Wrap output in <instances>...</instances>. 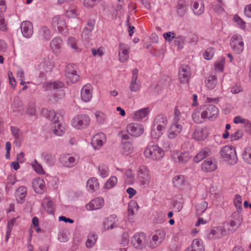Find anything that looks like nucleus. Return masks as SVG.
Instances as JSON below:
<instances>
[{
  "label": "nucleus",
  "instance_id": "obj_1",
  "mask_svg": "<svg viewBox=\"0 0 251 251\" xmlns=\"http://www.w3.org/2000/svg\"><path fill=\"white\" fill-rule=\"evenodd\" d=\"M164 151L157 145L148 146L144 151L146 157L159 161L164 156Z\"/></svg>",
  "mask_w": 251,
  "mask_h": 251
},
{
  "label": "nucleus",
  "instance_id": "obj_2",
  "mask_svg": "<svg viewBox=\"0 0 251 251\" xmlns=\"http://www.w3.org/2000/svg\"><path fill=\"white\" fill-rule=\"evenodd\" d=\"M53 64L49 58H45L40 61L37 66V69L40 72L39 79L38 84L41 83L45 79V74L50 72L53 68Z\"/></svg>",
  "mask_w": 251,
  "mask_h": 251
},
{
  "label": "nucleus",
  "instance_id": "obj_3",
  "mask_svg": "<svg viewBox=\"0 0 251 251\" xmlns=\"http://www.w3.org/2000/svg\"><path fill=\"white\" fill-rule=\"evenodd\" d=\"M220 155L225 161L230 164H234L237 162V157L235 150L229 146H225L220 151Z\"/></svg>",
  "mask_w": 251,
  "mask_h": 251
},
{
  "label": "nucleus",
  "instance_id": "obj_4",
  "mask_svg": "<svg viewBox=\"0 0 251 251\" xmlns=\"http://www.w3.org/2000/svg\"><path fill=\"white\" fill-rule=\"evenodd\" d=\"M130 243L136 250H143L145 249L147 246V236L142 232H136L131 238Z\"/></svg>",
  "mask_w": 251,
  "mask_h": 251
},
{
  "label": "nucleus",
  "instance_id": "obj_5",
  "mask_svg": "<svg viewBox=\"0 0 251 251\" xmlns=\"http://www.w3.org/2000/svg\"><path fill=\"white\" fill-rule=\"evenodd\" d=\"M90 118L86 114H79L75 116L71 121L72 126L77 129L87 128L90 124Z\"/></svg>",
  "mask_w": 251,
  "mask_h": 251
},
{
  "label": "nucleus",
  "instance_id": "obj_6",
  "mask_svg": "<svg viewBox=\"0 0 251 251\" xmlns=\"http://www.w3.org/2000/svg\"><path fill=\"white\" fill-rule=\"evenodd\" d=\"M200 110L201 118L204 120L215 119L219 113L218 108L213 104L204 105Z\"/></svg>",
  "mask_w": 251,
  "mask_h": 251
},
{
  "label": "nucleus",
  "instance_id": "obj_7",
  "mask_svg": "<svg viewBox=\"0 0 251 251\" xmlns=\"http://www.w3.org/2000/svg\"><path fill=\"white\" fill-rule=\"evenodd\" d=\"M229 44L234 53L240 54L243 52L244 49V42L243 38L240 34H234L230 39Z\"/></svg>",
  "mask_w": 251,
  "mask_h": 251
},
{
  "label": "nucleus",
  "instance_id": "obj_8",
  "mask_svg": "<svg viewBox=\"0 0 251 251\" xmlns=\"http://www.w3.org/2000/svg\"><path fill=\"white\" fill-rule=\"evenodd\" d=\"M51 25L54 29L57 28L58 32L62 35H65L68 32L66 22L62 17L59 15L54 16L51 19Z\"/></svg>",
  "mask_w": 251,
  "mask_h": 251
},
{
  "label": "nucleus",
  "instance_id": "obj_9",
  "mask_svg": "<svg viewBox=\"0 0 251 251\" xmlns=\"http://www.w3.org/2000/svg\"><path fill=\"white\" fill-rule=\"evenodd\" d=\"M78 68L76 65L68 64L65 69V74L68 82L70 81L72 83L76 82L79 78V75L77 72Z\"/></svg>",
  "mask_w": 251,
  "mask_h": 251
},
{
  "label": "nucleus",
  "instance_id": "obj_10",
  "mask_svg": "<svg viewBox=\"0 0 251 251\" xmlns=\"http://www.w3.org/2000/svg\"><path fill=\"white\" fill-rule=\"evenodd\" d=\"M191 75V70L187 65H181L178 71V79L182 83L188 82Z\"/></svg>",
  "mask_w": 251,
  "mask_h": 251
},
{
  "label": "nucleus",
  "instance_id": "obj_11",
  "mask_svg": "<svg viewBox=\"0 0 251 251\" xmlns=\"http://www.w3.org/2000/svg\"><path fill=\"white\" fill-rule=\"evenodd\" d=\"M126 131L131 136L137 137L143 134L144 128L141 124L132 123L127 126Z\"/></svg>",
  "mask_w": 251,
  "mask_h": 251
},
{
  "label": "nucleus",
  "instance_id": "obj_12",
  "mask_svg": "<svg viewBox=\"0 0 251 251\" xmlns=\"http://www.w3.org/2000/svg\"><path fill=\"white\" fill-rule=\"evenodd\" d=\"M165 235V232L163 229L156 230L152 236V242L150 243V247L154 249L158 246L163 241Z\"/></svg>",
  "mask_w": 251,
  "mask_h": 251
},
{
  "label": "nucleus",
  "instance_id": "obj_13",
  "mask_svg": "<svg viewBox=\"0 0 251 251\" xmlns=\"http://www.w3.org/2000/svg\"><path fill=\"white\" fill-rule=\"evenodd\" d=\"M171 156L175 162L181 164L187 163L191 157L188 152H182L177 150L173 151Z\"/></svg>",
  "mask_w": 251,
  "mask_h": 251
},
{
  "label": "nucleus",
  "instance_id": "obj_14",
  "mask_svg": "<svg viewBox=\"0 0 251 251\" xmlns=\"http://www.w3.org/2000/svg\"><path fill=\"white\" fill-rule=\"evenodd\" d=\"M138 177L141 184L144 186L148 185L150 183V177L148 168L145 166H141L138 171Z\"/></svg>",
  "mask_w": 251,
  "mask_h": 251
},
{
  "label": "nucleus",
  "instance_id": "obj_15",
  "mask_svg": "<svg viewBox=\"0 0 251 251\" xmlns=\"http://www.w3.org/2000/svg\"><path fill=\"white\" fill-rule=\"evenodd\" d=\"M37 34L39 39L44 41H49L53 35L50 29L46 25L41 26L39 28Z\"/></svg>",
  "mask_w": 251,
  "mask_h": 251
},
{
  "label": "nucleus",
  "instance_id": "obj_16",
  "mask_svg": "<svg viewBox=\"0 0 251 251\" xmlns=\"http://www.w3.org/2000/svg\"><path fill=\"white\" fill-rule=\"evenodd\" d=\"M130 47L128 45L120 43L119 44V59L124 63L128 60L129 58Z\"/></svg>",
  "mask_w": 251,
  "mask_h": 251
},
{
  "label": "nucleus",
  "instance_id": "obj_17",
  "mask_svg": "<svg viewBox=\"0 0 251 251\" xmlns=\"http://www.w3.org/2000/svg\"><path fill=\"white\" fill-rule=\"evenodd\" d=\"M183 125L172 123L170 126L167 136L170 139H174L176 138L182 131Z\"/></svg>",
  "mask_w": 251,
  "mask_h": 251
},
{
  "label": "nucleus",
  "instance_id": "obj_18",
  "mask_svg": "<svg viewBox=\"0 0 251 251\" xmlns=\"http://www.w3.org/2000/svg\"><path fill=\"white\" fill-rule=\"evenodd\" d=\"M21 30L23 36L26 38H30L33 33L32 23L28 21H24L21 24Z\"/></svg>",
  "mask_w": 251,
  "mask_h": 251
},
{
  "label": "nucleus",
  "instance_id": "obj_19",
  "mask_svg": "<svg viewBox=\"0 0 251 251\" xmlns=\"http://www.w3.org/2000/svg\"><path fill=\"white\" fill-rule=\"evenodd\" d=\"M60 163L65 167L67 168H72L75 166L77 162L78 159L74 156H71L69 154L62 155L60 158Z\"/></svg>",
  "mask_w": 251,
  "mask_h": 251
},
{
  "label": "nucleus",
  "instance_id": "obj_20",
  "mask_svg": "<svg viewBox=\"0 0 251 251\" xmlns=\"http://www.w3.org/2000/svg\"><path fill=\"white\" fill-rule=\"evenodd\" d=\"M138 71L136 68L134 69L132 72V77L129 88L130 90L133 92H136L141 88L140 84L139 81H137L138 76Z\"/></svg>",
  "mask_w": 251,
  "mask_h": 251
},
{
  "label": "nucleus",
  "instance_id": "obj_21",
  "mask_svg": "<svg viewBox=\"0 0 251 251\" xmlns=\"http://www.w3.org/2000/svg\"><path fill=\"white\" fill-rule=\"evenodd\" d=\"M191 9L196 16H200L204 12V5L202 0H192Z\"/></svg>",
  "mask_w": 251,
  "mask_h": 251
},
{
  "label": "nucleus",
  "instance_id": "obj_22",
  "mask_svg": "<svg viewBox=\"0 0 251 251\" xmlns=\"http://www.w3.org/2000/svg\"><path fill=\"white\" fill-rule=\"evenodd\" d=\"M217 168L215 159L209 158L205 160L201 164V170L204 172H212Z\"/></svg>",
  "mask_w": 251,
  "mask_h": 251
},
{
  "label": "nucleus",
  "instance_id": "obj_23",
  "mask_svg": "<svg viewBox=\"0 0 251 251\" xmlns=\"http://www.w3.org/2000/svg\"><path fill=\"white\" fill-rule=\"evenodd\" d=\"M105 140V134L101 132L99 133L93 137L91 140V144L94 149H99L103 145Z\"/></svg>",
  "mask_w": 251,
  "mask_h": 251
},
{
  "label": "nucleus",
  "instance_id": "obj_24",
  "mask_svg": "<svg viewBox=\"0 0 251 251\" xmlns=\"http://www.w3.org/2000/svg\"><path fill=\"white\" fill-rule=\"evenodd\" d=\"M92 97V87L90 84H87L83 86L81 90V99L85 102L90 100Z\"/></svg>",
  "mask_w": 251,
  "mask_h": 251
},
{
  "label": "nucleus",
  "instance_id": "obj_25",
  "mask_svg": "<svg viewBox=\"0 0 251 251\" xmlns=\"http://www.w3.org/2000/svg\"><path fill=\"white\" fill-rule=\"evenodd\" d=\"M104 204V200L102 198L99 197L92 200L86 208L89 210H95L101 208Z\"/></svg>",
  "mask_w": 251,
  "mask_h": 251
},
{
  "label": "nucleus",
  "instance_id": "obj_26",
  "mask_svg": "<svg viewBox=\"0 0 251 251\" xmlns=\"http://www.w3.org/2000/svg\"><path fill=\"white\" fill-rule=\"evenodd\" d=\"M63 45L62 39L58 36L53 38L50 42V48L54 53L60 52Z\"/></svg>",
  "mask_w": 251,
  "mask_h": 251
},
{
  "label": "nucleus",
  "instance_id": "obj_27",
  "mask_svg": "<svg viewBox=\"0 0 251 251\" xmlns=\"http://www.w3.org/2000/svg\"><path fill=\"white\" fill-rule=\"evenodd\" d=\"M5 0H0V30L2 31L7 30V23L5 22L2 13L6 10Z\"/></svg>",
  "mask_w": 251,
  "mask_h": 251
},
{
  "label": "nucleus",
  "instance_id": "obj_28",
  "mask_svg": "<svg viewBox=\"0 0 251 251\" xmlns=\"http://www.w3.org/2000/svg\"><path fill=\"white\" fill-rule=\"evenodd\" d=\"M117 217L113 214L107 218L103 222V227L105 230L112 229L115 227L117 224Z\"/></svg>",
  "mask_w": 251,
  "mask_h": 251
},
{
  "label": "nucleus",
  "instance_id": "obj_29",
  "mask_svg": "<svg viewBox=\"0 0 251 251\" xmlns=\"http://www.w3.org/2000/svg\"><path fill=\"white\" fill-rule=\"evenodd\" d=\"M226 230L223 226H218L211 229L208 233V238L211 239L220 238L226 234Z\"/></svg>",
  "mask_w": 251,
  "mask_h": 251
},
{
  "label": "nucleus",
  "instance_id": "obj_30",
  "mask_svg": "<svg viewBox=\"0 0 251 251\" xmlns=\"http://www.w3.org/2000/svg\"><path fill=\"white\" fill-rule=\"evenodd\" d=\"M27 188L22 186L18 187L16 191L15 196L18 203H23L25 201V198L27 195Z\"/></svg>",
  "mask_w": 251,
  "mask_h": 251
},
{
  "label": "nucleus",
  "instance_id": "obj_31",
  "mask_svg": "<svg viewBox=\"0 0 251 251\" xmlns=\"http://www.w3.org/2000/svg\"><path fill=\"white\" fill-rule=\"evenodd\" d=\"M32 184L35 192L37 193H42L45 188V182L43 178H35Z\"/></svg>",
  "mask_w": 251,
  "mask_h": 251
},
{
  "label": "nucleus",
  "instance_id": "obj_32",
  "mask_svg": "<svg viewBox=\"0 0 251 251\" xmlns=\"http://www.w3.org/2000/svg\"><path fill=\"white\" fill-rule=\"evenodd\" d=\"M150 112L149 108L145 107L141 108L134 112L133 119L134 121H140L146 118Z\"/></svg>",
  "mask_w": 251,
  "mask_h": 251
},
{
  "label": "nucleus",
  "instance_id": "obj_33",
  "mask_svg": "<svg viewBox=\"0 0 251 251\" xmlns=\"http://www.w3.org/2000/svg\"><path fill=\"white\" fill-rule=\"evenodd\" d=\"M59 119V116L53 121L54 124L53 133L56 135L61 136L64 133L65 128L60 123Z\"/></svg>",
  "mask_w": 251,
  "mask_h": 251
},
{
  "label": "nucleus",
  "instance_id": "obj_34",
  "mask_svg": "<svg viewBox=\"0 0 251 251\" xmlns=\"http://www.w3.org/2000/svg\"><path fill=\"white\" fill-rule=\"evenodd\" d=\"M174 185L180 189L183 190L185 188V180L184 176L182 175H177L173 178Z\"/></svg>",
  "mask_w": 251,
  "mask_h": 251
},
{
  "label": "nucleus",
  "instance_id": "obj_35",
  "mask_svg": "<svg viewBox=\"0 0 251 251\" xmlns=\"http://www.w3.org/2000/svg\"><path fill=\"white\" fill-rule=\"evenodd\" d=\"M42 206L49 213L53 214L54 211V204L49 198L46 197L43 200Z\"/></svg>",
  "mask_w": 251,
  "mask_h": 251
},
{
  "label": "nucleus",
  "instance_id": "obj_36",
  "mask_svg": "<svg viewBox=\"0 0 251 251\" xmlns=\"http://www.w3.org/2000/svg\"><path fill=\"white\" fill-rule=\"evenodd\" d=\"M210 155V151L208 148L201 151L196 155L194 157L193 160L194 162L199 163L202 159Z\"/></svg>",
  "mask_w": 251,
  "mask_h": 251
},
{
  "label": "nucleus",
  "instance_id": "obj_37",
  "mask_svg": "<svg viewBox=\"0 0 251 251\" xmlns=\"http://www.w3.org/2000/svg\"><path fill=\"white\" fill-rule=\"evenodd\" d=\"M41 112L44 117L51 120L52 122L60 116V115L55 112L54 110H49L46 108H42Z\"/></svg>",
  "mask_w": 251,
  "mask_h": 251
},
{
  "label": "nucleus",
  "instance_id": "obj_38",
  "mask_svg": "<svg viewBox=\"0 0 251 251\" xmlns=\"http://www.w3.org/2000/svg\"><path fill=\"white\" fill-rule=\"evenodd\" d=\"M204 247L203 241L201 239H196L193 240L190 251H204Z\"/></svg>",
  "mask_w": 251,
  "mask_h": 251
},
{
  "label": "nucleus",
  "instance_id": "obj_39",
  "mask_svg": "<svg viewBox=\"0 0 251 251\" xmlns=\"http://www.w3.org/2000/svg\"><path fill=\"white\" fill-rule=\"evenodd\" d=\"M87 187L89 190L94 192L99 188V184L98 179L95 177H92L88 179L87 182Z\"/></svg>",
  "mask_w": 251,
  "mask_h": 251
},
{
  "label": "nucleus",
  "instance_id": "obj_40",
  "mask_svg": "<svg viewBox=\"0 0 251 251\" xmlns=\"http://www.w3.org/2000/svg\"><path fill=\"white\" fill-rule=\"evenodd\" d=\"M97 240V235L94 233H90L88 234L86 241V246L87 248H91L94 246Z\"/></svg>",
  "mask_w": 251,
  "mask_h": 251
},
{
  "label": "nucleus",
  "instance_id": "obj_41",
  "mask_svg": "<svg viewBox=\"0 0 251 251\" xmlns=\"http://www.w3.org/2000/svg\"><path fill=\"white\" fill-rule=\"evenodd\" d=\"M154 124L161 125V126H166L168 120L166 116L162 114L157 115L153 121Z\"/></svg>",
  "mask_w": 251,
  "mask_h": 251
},
{
  "label": "nucleus",
  "instance_id": "obj_42",
  "mask_svg": "<svg viewBox=\"0 0 251 251\" xmlns=\"http://www.w3.org/2000/svg\"><path fill=\"white\" fill-rule=\"evenodd\" d=\"M42 158L49 166H52L55 162L54 157L52 154L46 152L42 153Z\"/></svg>",
  "mask_w": 251,
  "mask_h": 251
},
{
  "label": "nucleus",
  "instance_id": "obj_43",
  "mask_svg": "<svg viewBox=\"0 0 251 251\" xmlns=\"http://www.w3.org/2000/svg\"><path fill=\"white\" fill-rule=\"evenodd\" d=\"M184 119L181 115L180 111L178 109L177 107L175 108L174 117L173 118V123L181 124L184 125Z\"/></svg>",
  "mask_w": 251,
  "mask_h": 251
},
{
  "label": "nucleus",
  "instance_id": "obj_44",
  "mask_svg": "<svg viewBox=\"0 0 251 251\" xmlns=\"http://www.w3.org/2000/svg\"><path fill=\"white\" fill-rule=\"evenodd\" d=\"M217 83V77L215 75H210L207 77L205 81V84L209 89H213L215 88Z\"/></svg>",
  "mask_w": 251,
  "mask_h": 251
},
{
  "label": "nucleus",
  "instance_id": "obj_45",
  "mask_svg": "<svg viewBox=\"0 0 251 251\" xmlns=\"http://www.w3.org/2000/svg\"><path fill=\"white\" fill-rule=\"evenodd\" d=\"M177 14L180 17H182L186 12V5L184 1H179L176 7Z\"/></svg>",
  "mask_w": 251,
  "mask_h": 251
},
{
  "label": "nucleus",
  "instance_id": "obj_46",
  "mask_svg": "<svg viewBox=\"0 0 251 251\" xmlns=\"http://www.w3.org/2000/svg\"><path fill=\"white\" fill-rule=\"evenodd\" d=\"M16 222V219L13 218L11 219L10 220H9L7 225V230L6 232V235H5V241L6 242H7L9 240L12 229L13 228V227Z\"/></svg>",
  "mask_w": 251,
  "mask_h": 251
},
{
  "label": "nucleus",
  "instance_id": "obj_47",
  "mask_svg": "<svg viewBox=\"0 0 251 251\" xmlns=\"http://www.w3.org/2000/svg\"><path fill=\"white\" fill-rule=\"evenodd\" d=\"M68 45L76 51H79L80 49L77 46V40L73 37H70L67 40Z\"/></svg>",
  "mask_w": 251,
  "mask_h": 251
},
{
  "label": "nucleus",
  "instance_id": "obj_48",
  "mask_svg": "<svg viewBox=\"0 0 251 251\" xmlns=\"http://www.w3.org/2000/svg\"><path fill=\"white\" fill-rule=\"evenodd\" d=\"M242 158L244 161L251 164V148L248 147L242 153Z\"/></svg>",
  "mask_w": 251,
  "mask_h": 251
},
{
  "label": "nucleus",
  "instance_id": "obj_49",
  "mask_svg": "<svg viewBox=\"0 0 251 251\" xmlns=\"http://www.w3.org/2000/svg\"><path fill=\"white\" fill-rule=\"evenodd\" d=\"M117 178L115 176H111L106 182L104 185V188L106 189H109L113 188L117 183Z\"/></svg>",
  "mask_w": 251,
  "mask_h": 251
},
{
  "label": "nucleus",
  "instance_id": "obj_50",
  "mask_svg": "<svg viewBox=\"0 0 251 251\" xmlns=\"http://www.w3.org/2000/svg\"><path fill=\"white\" fill-rule=\"evenodd\" d=\"M242 197L238 194L236 195L234 199V204L238 213H240L242 211Z\"/></svg>",
  "mask_w": 251,
  "mask_h": 251
},
{
  "label": "nucleus",
  "instance_id": "obj_51",
  "mask_svg": "<svg viewBox=\"0 0 251 251\" xmlns=\"http://www.w3.org/2000/svg\"><path fill=\"white\" fill-rule=\"evenodd\" d=\"M99 174L100 176L102 177L105 178L109 175V168L104 164L100 165L99 168Z\"/></svg>",
  "mask_w": 251,
  "mask_h": 251
},
{
  "label": "nucleus",
  "instance_id": "obj_52",
  "mask_svg": "<svg viewBox=\"0 0 251 251\" xmlns=\"http://www.w3.org/2000/svg\"><path fill=\"white\" fill-rule=\"evenodd\" d=\"M11 131L14 138L18 141H21L22 138V132L20 129L16 126H11Z\"/></svg>",
  "mask_w": 251,
  "mask_h": 251
},
{
  "label": "nucleus",
  "instance_id": "obj_53",
  "mask_svg": "<svg viewBox=\"0 0 251 251\" xmlns=\"http://www.w3.org/2000/svg\"><path fill=\"white\" fill-rule=\"evenodd\" d=\"M207 203L205 201H202L196 205V210L198 214H201L203 213L207 208Z\"/></svg>",
  "mask_w": 251,
  "mask_h": 251
},
{
  "label": "nucleus",
  "instance_id": "obj_54",
  "mask_svg": "<svg viewBox=\"0 0 251 251\" xmlns=\"http://www.w3.org/2000/svg\"><path fill=\"white\" fill-rule=\"evenodd\" d=\"M126 177V182L128 184H132L135 181L134 175L131 170H127L125 173Z\"/></svg>",
  "mask_w": 251,
  "mask_h": 251
},
{
  "label": "nucleus",
  "instance_id": "obj_55",
  "mask_svg": "<svg viewBox=\"0 0 251 251\" xmlns=\"http://www.w3.org/2000/svg\"><path fill=\"white\" fill-rule=\"evenodd\" d=\"M192 117L193 121L197 124H201L202 122L203 119L201 116V111L199 110H195L192 113Z\"/></svg>",
  "mask_w": 251,
  "mask_h": 251
},
{
  "label": "nucleus",
  "instance_id": "obj_56",
  "mask_svg": "<svg viewBox=\"0 0 251 251\" xmlns=\"http://www.w3.org/2000/svg\"><path fill=\"white\" fill-rule=\"evenodd\" d=\"M234 22L241 29H244L246 28V23L240 17L236 15L233 17Z\"/></svg>",
  "mask_w": 251,
  "mask_h": 251
},
{
  "label": "nucleus",
  "instance_id": "obj_57",
  "mask_svg": "<svg viewBox=\"0 0 251 251\" xmlns=\"http://www.w3.org/2000/svg\"><path fill=\"white\" fill-rule=\"evenodd\" d=\"M101 1L102 0H84L83 4L86 7L92 8Z\"/></svg>",
  "mask_w": 251,
  "mask_h": 251
},
{
  "label": "nucleus",
  "instance_id": "obj_58",
  "mask_svg": "<svg viewBox=\"0 0 251 251\" xmlns=\"http://www.w3.org/2000/svg\"><path fill=\"white\" fill-rule=\"evenodd\" d=\"M31 165L36 172L39 174H44V171L42 167L39 164L36 160H34L32 163Z\"/></svg>",
  "mask_w": 251,
  "mask_h": 251
},
{
  "label": "nucleus",
  "instance_id": "obj_59",
  "mask_svg": "<svg viewBox=\"0 0 251 251\" xmlns=\"http://www.w3.org/2000/svg\"><path fill=\"white\" fill-rule=\"evenodd\" d=\"M95 115L97 122L100 124L103 123L105 121L107 118L106 116L103 113L100 111L96 112Z\"/></svg>",
  "mask_w": 251,
  "mask_h": 251
},
{
  "label": "nucleus",
  "instance_id": "obj_60",
  "mask_svg": "<svg viewBox=\"0 0 251 251\" xmlns=\"http://www.w3.org/2000/svg\"><path fill=\"white\" fill-rule=\"evenodd\" d=\"M214 54V49L207 48L203 53V57L206 60H210L212 58Z\"/></svg>",
  "mask_w": 251,
  "mask_h": 251
},
{
  "label": "nucleus",
  "instance_id": "obj_61",
  "mask_svg": "<svg viewBox=\"0 0 251 251\" xmlns=\"http://www.w3.org/2000/svg\"><path fill=\"white\" fill-rule=\"evenodd\" d=\"M137 207L138 208V204L135 202H131L129 203L128 207L127 215L129 217L133 216L134 214L133 207Z\"/></svg>",
  "mask_w": 251,
  "mask_h": 251
},
{
  "label": "nucleus",
  "instance_id": "obj_62",
  "mask_svg": "<svg viewBox=\"0 0 251 251\" xmlns=\"http://www.w3.org/2000/svg\"><path fill=\"white\" fill-rule=\"evenodd\" d=\"M92 30L88 28V27H84L81 33V37L84 40H87L91 36V32Z\"/></svg>",
  "mask_w": 251,
  "mask_h": 251
},
{
  "label": "nucleus",
  "instance_id": "obj_63",
  "mask_svg": "<svg viewBox=\"0 0 251 251\" xmlns=\"http://www.w3.org/2000/svg\"><path fill=\"white\" fill-rule=\"evenodd\" d=\"M133 151V147L129 143H125L123 147V153L125 155L130 154Z\"/></svg>",
  "mask_w": 251,
  "mask_h": 251
},
{
  "label": "nucleus",
  "instance_id": "obj_64",
  "mask_svg": "<svg viewBox=\"0 0 251 251\" xmlns=\"http://www.w3.org/2000/svg\"><path fill=\"white\" fill-rule=\"evenodd\" d=\"M129 241L128 234L126 232H124L122 235L121 244H122L124 246H126L128 244Z\"/></svg>",
  "mask_w": 251,
  "mask_h": 251
}]
</instances>
